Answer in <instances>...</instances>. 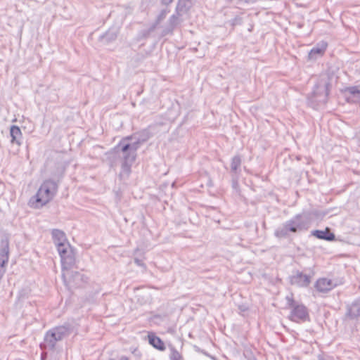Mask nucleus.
Instances as JSON below:
<instances>
[{
  "label": "nucleus",
  "mask_w": 360,
  "mask_h": 360,
  "mask_svg": "<svg viewBox=\"0 0 360 360\" xmlns=\"http://www.w3.org/2000/svg\"><path fill=\"white\" fill-rule=\"evenodd\" d=\"M58 174L54 175L53 179H46L40 186L36 195L32 197L29 201L30 207L39 208L50 202L56 195L58 188V182L63 177L64 171L62 169H58Z\"/></svg>",
  "instance_id": "f257e3e1"
},
{
  "label": "nucleus",
  "mask_w": 360,
  "mask_h": 360,
  "mask_svg": "<svg viewBox=\"0 0 360 360\" xmlns=\"http://www.w3.org/2000/svg\"><path fill=\"white\" fill-rule=\"evenodd\" d=\"M128 140L123 138L116 146L115 149L120 151V158L122 160L120 176L121 179H127L131 172V166L136 160L137 150L136 145L128 143Z\"/></svg>",
  "instance_id": "f03ea898"
},
{
  "label": "nucleus",
  "mask_w": 360,
  "mask_h": 360,
  "mask_svg": "<svg viewBox=\"0 0 360 360\" xmlns=\"http://www.w3.org/2000/svg\"><path fill=\"white\" fill-rule=\"evenodd\" d=\"M72 331V326L68 322L49 329L44 334V342L39 345L40 349L53 351L56 343L68 337Z\"/></svg>",
  "instance_id": "7ed1b4c3"
},
{
  "label": "nucleus",
  "mask_w": 360,
  "mask_h": 360,
  "mask_svg": "<svg viewBox=\"0 0 360 360\" xmlns=\"http://www.w3.org/2000/svg\"><path fill=\"white\" fill-rule=\"evenodd\" d=\"M309 228V221L302 214H297L286 221L274 231V236L278 239L288 238L290 233H297L306 231Z\"/></svg>",
  "instance_id": "20e7f679"
},
{
  "label": "nucleus",
  "mask_w": 360,
  "mask_h": 360,
  "mask_svg": "<svg viewBox=\"0 0 360 360\" xmlns=\"http://www.w3.org/2000/svg\"><path fill=\"white\" fill-rule=\"evenodd\" d=\"M286 308L291 309L289 319L293 322H304L309 319V315L307 308L303 304L297 302L293 297V294L285 297Z\"/></svg>",
  "instance_id": "39448f33"
},
{
  "label": "nucleus",
  "mask_w": 360,
  "mask_h": 360,
  "mask_svg": "<svg viewBox=\"0 0 360 360\" xmlns=\"http://www.w3.org/2000/svg\"><path fill=\"white\" fill-rule=\"evenodd\" d=\"M331 83L328 77H322L319 79L314 86L312 94L318 103H325L328 101Z\"/></svg>",
  "instance_id": "423d86ee"
},
{
  "label": "nucleus",
  "mask_w": 360,
  "mask_h": 360,
  "mask_svg": "<svg viewBox=\"0 0 360 360\" xmlns=\"http://www.w3.org/2000/svg\"><path fill=\"white\" fill-rule=\"evenodd\" d=\"M60 257L61 265L63 269H70L75 264V253L72 247L66 245L63 252H58Z\"/></svg>",
  "instance_id": "0eeeda50"
},
{
  "label": "nucleus",
  "mask_w": 360,
  "mask_h": 360,
  "mask_svg": "<svg viewBox=\"0 0 360 360\" xmlns=\"http://www.w3.org/2000/svg\"><path fill=\"white\" fill-rule=\"evenodd\" d=\"M152 128L153 127L150 125L148 127L136 131L130 136L124 137V140L131 141L134 139V141L131 143L136 145V146L139 148L141 144L146 142L150 137L153 136V132L151 131Z\"/></svg>",
  "instance_id": "6e6552de"
},
{
  "label": "nucleus",
  "mask_w": 360,
  "mask_h": 360,
  "mask_svg": "<svg viewBox=\"0 0 360 360\" xmlns=\"http://www.w3.org/2000/svg\"><path fill=\"white\" fill-rule=\"evenodd\" d=\"M360 318V298L347 304L345 320H358Z\"/></svg>",
  "instance_id": "1a4fd4ad"
},
{
  "label": "nucleus",
  "mask_w": 360,
  "mask_h": 360,
  "mask_svg": "<svg viewBox=\"0 0 360 360\" xmlns=\"http://www.w3.org/2000/svg\"><path fill=\"white\" fill-rule=\"evenodd\" d=\"M289 282L292 285L300 288L307 287L311 283V278L300 271H296L289 277Z\"/></svg>",
  "instance_id": "9d476101"
},
{
  "label": "nucleus",
  "mask_w": 360,
  "mask_h": 360,
  "mask_svg": "<svg viewBox=\"0 0 360 360\" xmlns=\"http://www.w3.org/2000/svg\"><path fill=\"white\" fill-rule=\"evenodd\" d=\"M51 236L54 244L57 247L58 252H63L64 247L66 245H70L65 233L59 229H53L51 231Z\"/></svg>",
  "instance_id": "9b49d317"
},
{
  "label": "nucleus",
  "mask_w": 360,
  "mask_h": 360,
  "mask_svg": "<svg viewBox=\"0 0 360 360\" xmlns=\"http://www.w3.org/2000/svg\"><path fill=\"white\" fill-rule=\"evenodd\" d=\"M182 15L180 13H174L172 15L168 20V25L166 28L163 30V35L172 34L174 29L181 23V20L180 17Z\"/></svg>",
  "instance_id": "f8f14e48"
},
{
  "label": "nucleus",
  "mask_w": 360,
  "mask_h": 360,
  "mask_svg": "<svg viewBox=\"0 0 360 360\" xmlns=\"http://www.w3.org/2000/svg\"><path fill=\"white\" fill-rule=\"evenodd\" d=\"M337 285L333 281L328 278H319L315 284L316 289L321 292H327L333 289Z\"/></svg>",
  "instance_id": "ddd939ff"
},
{
  "label": "nucleus",
  "mask_w": 360,
  "mask_h": 360,
  "mask_svg": "<svg viewBox=\"0 0 360 360\" xmlns=\"http://www.w3.org/2000/svg\"><path fill=\"white\" fill-rule=\"evenodd\" d=\"M311 235L318 239L329 242L334 241L335 240V235L330 231L329 228H326L325 230H314L311 232Z\"/></svg>",
  "instance_id": "4468645a"
},
{
  "label": "nucleus",
  "mask_w": 360,
  "mask_h": 360,
  "mask_svg": "<svg viewBox=\"0 0 360 360\" xmlns=\"http://www.w3.org/2000/svg\"><path fill=\"white\" fill-rule=\"evenodd\" d=\"M148 338L149 344L151 345L154 348L160 351L165 350L166 347L164 342L154 333H149L148 335Z\"/></svg>",
  "instance_id": "2eb2a0df"
},
{
  "label": "nucleus",
  "mask_w": 360,
  "mask_h": 360,
  "mask_svg": "<svg viewBox=\"0 0 360 360\" xmlns=\"http://www.w3.org/2000/svg\"><path fill=\"white\" fill-rule=\"evenodd\" d=\"M10 135L11 136V142L12 143H16L18 146L22 144V134L19 127L12 125L10 128Z\"/></svg>",
  "instance_id": "dca6fc26"
},
{
  "label": "nucleus",
  "mask_w": 360,
  "mask_h": 360,
  "mask_svg": "<svg viewBox=\"0 0 360 360\" xmlns=\"http://www.w3.org/2000/svg\"><path fill=\"white\" fill-rule=\"evenodd\" d=\"M242 158L240 155H234L231 160V173L239 175L241 172Z\"/></svg>",
  "instance_id": "f3484780"
},
{
  "label": "nucleus",
  "mask_w": 360,
  "mask_h": 360,
  "mask_svg": "<svg viewBox=\"0 0 360 360\" xmlns=\"http://www.w3.org/2000/svg\"><path fill=\"white\" fill-rule=\"evenodd\" d=\"M327 48V44L323 43L321 46L318 45L313 47L309 53V58L315 60L318 56H321L325 53Z\"/></svg>",
  "instance_id": "a211bd4d"
},
{
  "label": "nucleus",
  "mask_w": 360,
  "mask_h": 360,
  "mask_svg": "<svg viewBox=\"0 0 360 360\" xmlns=\"http://www.w3.org/2000/svg\"><path fill=\"white\" fill-rule=\"evenodd\" d=\"M117 37V33L115 31L109 30L105 34L100 37V40L104 44H109L115 41Z\"/></svg>",
  "instance_id": "6ab92c4d"
},
{
  "label": "nucleus",
  "mask_w": 360,
  "mask_h": 360,
  "mask_svg": "<svg viewBox=\"0 0 360 360\" xmlns=\"http://www.w3.org/2000/svg\"><path fill=\"white\" fill-rule=\"evenodd\" d=\"M190 2L188 0H179L175 8L176 13H186L191 8Z\"/></svg>",
  "instance_id": "aec40b11"
},
{
  "label": "nucleus",
  "mask_w": 360,
  "mask_h": 360,
  "mask_svg": "<svg viewBox=\"0 0 360 360\" xmlns=\"http://www.w3.org/2000/svg\"><path fill=\"white\" fill-rule=\"evenodd\" d=\"M0 255L9 257V240L8 238L1 240Z\"/></svg>",
  "instance_id": "412c9836"
},
{
  "label": "nucleus",
  "mask_w": 360,
  "mask_h": 360,
  "mask_svg": "<svg viewBox=\"0 0 360 360\" xmlns=\"http://www.w3.org/2000/svg\"><path fill=\"white\" fill-rule=\"evenodd\" d=\"M169 12L167 9L162 10L158 15L157 16L156 20L154 25L151 27L150 30H153L156 27V26L160 24L167 16V13Z\"/></svg>",
  "instance_id": "4be33fe9"
},
{
  "label": "nucleus",
  "mask_w": 360,
  "mask_h": 360,
  "mask_svg": "<svg viewBox=\"0 0 360 360\" xmlns=\"http://www.w3.org/2000/svg\"><path fill=\"white\" fill-rule=\"evenodd\" d=\"M170 360H182V355L174 347L171 348Z\"/></svg>",
  "instance_id": "5701e85b"
},
{
  "label": "nucleus",
  "mask_w": 360,
  "mask_h": 360,
  "mask_svg": "<svg viewBox=\"0 0 360 360\" xmlns=\"http://www.w3.org/2000/svg\"><path fill=\"white\" fill-rule=\"evenodd\" d=\"M346 92L349 93L352 96H356L360 94V89L358 86H349L346 89Z\"/></svg>",
  "instance_id": "b1692460"
},
{
  "label": "nucleus",
  "mask_w": 360,
  "mask_h": 360,
  "mask_svg": "<svg viewBox=\"0 0 360 360\" xmlns=\"http://www.w3.org/2000/svg\"><path fill=\"white\" fill-rule=\"evenodd\" d=\"M238 176L239 175L232 174V179H231L232 188L237 192L239 190Z\"/></svg>",
  "instance_id": "393cba45"
},
{
  "label": "nucleus",
  "mask_w": 360,
  "mask_h": 360,
  "mask_svg": "<svg viewBox=\"0 0 360 360\" xmlns=\"http://www.w3.org/2000/svg\"><path fill=\"white\" fill-rule=\"evenodd\" d=\"M317 359L318 360H334L333 357L326 354L323 352H321L317 355Z\"/></svg>",
  "instance_id": "a878e982"
},
{
  "label": "nucleus",
  "mask_w": 360,
  "mask_h": 360,
  "mask_svg": "<svg viewBox=\"0 0 360 360\" xmlns=\"http://www.w3.org/2000/svg\"><path fill=\"white\" fill-rule=\"evenodd\" d=\"M8 257L0 255V265L5 266L8 262Z\"/></svg>",
  "instance_id": "bb28decb"
},
{
  "label": "nucleus",
  "mask_w": 360,
  "mask_h": 360,
  "mask_svg": "<svg viewBox=\"0 0 360 360\" xmlns=\"http://www.w3.org/2000/svg\"><path fill=\"white\" fill-rule=\"evenodd\" d=\"M243 23V19L241 17L236 16L232 20V25L235 26L237 25H241Z\"/></svg>",
  "instance_id": "cd10ccee"
},
{
  "label": "nucleus",
  "mask_w": 360,
  "mask_h": 360,
  "mask_svg": "<svg viewBox=\"0 0 360 360\" xmlns=\"http://www.w3.org/2000/svg\"><path fill=\"white\" fill-rule=\"evenodd\" d=\"M134 263L139 266H145L143 261L139 258H134Z\"/></svg>",
  "instance_id": "c85d7f7f"
},
{
  "label": "nucleus",
  "mask_w": 360,
  "mask_h": 360,
  "mask_svg": "<svg viewBox=\"0 0 360 360\" xmlns=\"http://www.w3.org/2000/svg\"><path fill=\"white\" fill-rule=\"evenodd\" d=\"M160 1L162 5L168 6L171 4L174 1V0H160Z\"/></svg>",
  "instance_id": "c756f323"
},
{
  "label": "nucleus",
  "mask_w": 360,
  "mask_h": 360,
  "mask_svg": "<svg viewBox=\"0 0 360 360\" xmlns=\"http://www.w3.org/2000/svg\"><path fill=\"white\" fill-rule=\"evenodd\" d=\"M258 0H243V1L246 4H255L257 1Z\"/></svg>",
  "instance_id": "7c9ffc66"
},
{
  "label": "nucleus",
  "mask_w": 360,
  "mask_h": 360,
  "mask_svg": "<svg viewBox=\"0 0 360 360\" xmlns=\"http://www.w3.org/2000/svg\"><path fill=\"white\" fill-rule=\"evenodd\" d=\"M153 319H160V320H162V316L160 314H155L153 316Z\"/></svg>",
  "instance_id": "2f4dec72"
},
{
  "label": "nucleus",
  "mask_w": 360,
  "mask_h": 360,
  "mask_svg": "<svg viewBox=\"0 0 360 360\" xmlns=\"http://www.w3.org/2000/svg\"><path fill=\"white\" fill-rule=\"evenodd\" d=\"M47 354L43 352L41 354V360H44L46 357Z\"/></svg>",
  "instance_id": "473e14b6"
},
{
  "label": "nucleus",
  "mask_w": 360,
  "mask_h": 360,
  "mask_svg": "<svg viewBox=\"0 0 360 360\" xmlns=\"http://www.w3.org/2000/svg\"><path fill=\"white\" fill-rule=\"evenodd\" d=\"M120 360H129L127 357H122Z\"/></svg>",
  "instance_id": "72a5a7b5"
},
{
  "label": "nucleus",
  "mask_w": 360,
  "mask_h": 360,
  "mask_svg": "<svg viewBox=\"0 0 360 360\" xmlns=\"http://www.w3.org/2000/svg\"><path fill=\"white\" fill-rule=\"evenodd\" d=\"M188 1H191V0H188Z\"/></svg>",
  "instance_id": "f704fd0d"
}]
</instances>
